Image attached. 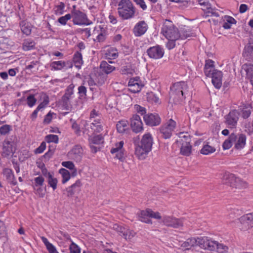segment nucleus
I'll return each instance as SVG.
<instances>
[{
  "label": "nucleus",
  "mask_w": 253,
  "mask_h": 253,
  "mask_svg": "<svg viewBox=\"0 0 253 253\" xmlns=\"http://www.w3.org/2000/svg\"><path fill=\"white\" fill-rule=\"evenodd\" d=\"M134 142L135 146V155L138 159H144L152 149L153 143L152 134L149 132L146 133L142 136L140 144L138 142H136L135 138L134 139Z\"/></svg>",
  "instance_id": "f257e3e1"
},
{
  "label": "nucleus",
  "mask_w": 253,
  "mask_h": 253,
  "mask_svg": "<svg viewBox=\"0 0 253 253\" xmlns=\"http://www.w3.org/2000/svg\"><path fill=\"white\" fill-rule=\"evenodd\" d=\"M170 97L176 104H182L188 94V85L184 82L174 84L170 88Z\"/></svg>",
  "instance_id": "f03ea898"
},
{
  "label": "nucleus",
  "mask_w": 253,
  "mask_h": 253,
  "mask_svg": "<svg viewBox=\"0 0 253 253\" xmlns=\"http://www.w3.org/2000/svg\"><path fill=\"white\" fill-rule=\"evenodd\" d=\"M246 136L243 133H232L223 143L222 148L224 150L229 149L234 144L235 149L241 150L246 144Z\"/></svg>",
  "instance_id": "7ed1b4c3"
},
{
  "label": "nucleus",
  "mask_w": 253,
  "mask_h": 253,
  "mask_svg": "<svg viewBox=\"0 0 253 253\" xmlns=\"http://www.w3.org/2000/svg\"><path fill=\"white\" fill-rule=\"evenodd\" d=\"M16 137L11 136L9 139H5L2 143L1 155L2 157L10 158L16 150Z\"/></svg>",
  "instance_id": "20e7f679"
},
{
  "label": "nucleus",
  "mask_w": 253,
  "mask_h": 253,
  "mask_svg": "<svg viewBox=\"0 0 253 253\" xmlns=\"http://www.w3.org/2000/svg\"><path fill=\"white\" fill-rule=\"evenodd\" d=\"M162 32L167 39L178 40L180 37L178 29L169 20H166L164 23Z\"/></svg>",
  "instance_id": "39448f33"
},
{
  "label": "nucleus",
  "mask_w": 253,
  "mask_h": 253,
  "mask_svg": "<svg viewBox=\"0 0 253 253\" xmlns=\"http://www.w3.org/2000/svg\"><path fill=\"white\" fill-rule=\"evenodd\" d=\"M223 182L238 189L247 187V183L245 181L232 173H225L223 177Z\"/></svg>",
  "instance_id": "423d86ee"
},
{
  "label": "nucleus",
  "mask_w": 253,
  "mask_h": 253,
  "mask_svg": "<svg viewBox=\"0 0 253 253\" xmlns=\"http://www.w3.org/2000/svg\"><path fill=\"white\" fill-rule=\"evenodd\" d=\"M118 12L120 16H133L135 8L130 0H121L119 4Z\"/></svg>",
  "instance_id": "0eeeda50"
},
{
  "label": "nucleus",
  "mask_w": 253,
  "mask_h": 253,
  "mask_svg": "<svg viewBox=\"0 0 253 253\" xmlns=\"http://www.w3.org/2000/svg\"><path fill=\"white\" fill-rule=\"evenodd\" d=\"M74 87L75 85L73 84H70L66 89L65 94L62 97V104L66 110H71L72 107L71 100L74 97Z\"/></svg>",
  "instance_id": "6e6552de"
},
{
  "label": "nucleus",
  "mask_w": 253,
  "mask_h": 253,
  "mask_svg": "<svg viewBox=\"0 0 253 253\" xmlns=\"http://www.w3.org/2000/svg\"><path fill=\"white\" fill-rule=\"evenodd\" d=\"M176 126V122L170 119L159 128L162 137L165 139L169 138Z\"/></svg>",
  "instance_id": "1a4fd4ad"
},
{
  "label": "nucleus",
  "mask_w": 253,
  "mask_h": 253,
  "mask_svg": "<svg viewBox=\"0 0 253 253\" xmlns=\"http://www.w3.org/2000/svg\"><path fill=\"white\" fill-rule=\"evenodd\" d=\"M199 2L202 6V9L207 14L211 13L213 16H221L223 14H228L227 11L224 12L219 9L212 8L209 0H199Z\"/></svg>",
  "instance_id": "9d476101"
},
{
  "label": "nucleus",
  "mask_w": 253,
  "mask_h": 253,
  "mask_svg": "<svg viewBox=\"0 0 253 253\" xmlns=\"http://www.w3.org/2000/svg\"><path fill=\"white\" fill-rule=\"evenodd\" d=\"M240 224L238 225L242 231H247L253 227V213L243 215L239 218Z\"/></svg>",
  "instance_id": "9b49d317"
},
{
  "label": "nucleus",
  "mask_w": 253,
  "mask_h": 253,
  "mask_svg": "<svg viewBox=\"0 0 253 253\" xmlns=\"http://www.w3.org/2000/svg\"><path fill=\"white\" fill-rule=\"evenodd\" d=\"M199 246L211 251H215L217 242L208 239L207 237H198Z\"/></svg>",
  "instance_id": "f8f14e48"
},
{
  "label": "nucleus",
  "mask_w": 253,
  "mask_h": 253,
  "mask_svg": "<svg viewBox=\"0 0 253 253\" xmlns=\"http://www.w3.org/2000/svg\"><path fill=\"white\" fill-rule=\"evenodd\" d=\"M143 120L146 125L154 126L159 125L161 120L156 113H148L143 116Z\"/></svg>",
  "instance_id": "ddd939ff"
},
{
  "label": "nucleus",
  "mask_w": 253,
  "mask_h": 253,
  "mask_svg": "<svg viewBox=\"0 0 253 253\" xmlns=\"http://www.w3.org/2000/svg\"><path fill=\"white\" fill-rule=\"evenodd\" d=\"M162 221L165 225L175 228L183 226V221L181 219L176 218L172 216H164Z\"/></svg>",
  "instance_id": "4468645a"
},
{
  "label": "nucleus",
  "mask_w": 253,
  "mask_h": 253,
  "mask_svg": "<svg viewBox=\"0 0 253 253\" xmlns=\"http://www.w3.org/2000/svg\"><path fill=\"white\" fill-rule=\"evenodd\" d=\"M143 85L139 77L130 79L128 83V89L132 93L139 92Z\"/></svg>",
  "instance_id": "2eb2a0df"
},
{
  "label": "nucleus",
  "mask_w": 253,
  "mask_h": 253,
  "mask_svg": "<svg viewBox=\"0 0 253 253\" xmlns=\"http://www.w3.org/2000/svg\"><path fill=\"white\" fill-rule=\"evenodd\" d=\"M147 54L149 57L155 59L161 58L164 54V50L159 45L151 47L147 49Z\"/></svg>",
  "instance_id": "dca6fc26"
},
{
  "label": "nucleus",
  "mask_w": 253,
  "mask_h": 253,
  "mask_svg": "<svg viewBox=\"0 0 253 253\" xmlns=\"http://www.w3.org/2000/svg\"><path fill=\"white\" fill-rule=\"evenodd\" d=\"M130 126L132 130L136 132H139L143 129V123L140 116L135 114L130 119Z\"/></svg>",
  "instance_id": "f3484780"
},
{
  "label": "nucleus",
  "mask_w": 253,
  "mask_h": 253,
  "mask_svg": "<svg viewBox=\"0 0 253 253\" xmlns=\"http://www.w3.org/2000/svg\"><path fill=\"white\" fill-rule=\"evenodd\" d=\"M124 144V142L121 141L119 143H116L115 147L111 150V153L115 154V157L121 161H123L125 159L124 150L123 149Z\"/></svg>",
  "instance_id": "a211bd4d"
},
{
  "label": "nucleus",
  "mask_w": 253,
  "mask_h": 253,
  "mask_svg": "<svg viewBox=\"0 0 253 253\" xmlns=\"http://www.w3.org/2000/svg\"><path fill=\"white\" fill-rule=\"evenodd\" d=\"M239 113L237 110L231 111L226 116V123L230 126L231 127H234L236 126L239 118Z\"/></svg>",
  "instance_id": "6ab92c4d"
},
{
  "label": "nucleus",
  "mask_w": 253,
  "mask_h": 253,
  "mask_svg": "<svg viewBox=\"0 0 253 253\" xmlns=\"http://www.w3.org/2000/svg\"><path fill=\"white\" fill-rule=\"evenodd\" d=\"M83 154L82 148L79 145L75 146L69 152V156L77 162L80 161Z\"/></svg>",
  "instance_id": "aec40b11"
},
{
  "label": "nucleus",
  "mask_w": 253,
  "mask_h": 253,
  "mask_svg": "<svg viewBox=\"0 0 253 253\" xmlns=\"http://www.w3.org/2000/svg\"><path fill=\"white\" fill-rule=\"evenodd\" d=\"M212 78V83L216 88H220L222 85V73L217 70L212 73L211 76Z\"/></svg>",
  "instance_id": "412c9836"
},
{
  "label": "nucleus",
  "mask_w": 253,
  "mask_h": 253,
  "mask_svg": "<svg viewBox=\"0 0 253 253\" xmlns=\"http://www.w3.org/2000/svg\"><path fill=\"white\" fill-rule=\"evenodd\" d=\"M194 246H199L198 238H189L180 244V248L183 250H190Z\"/></svg>",
  "instance_id": "4be33fe9"
},
{
  "label": "nucleus",
  "mask_w": 253,
  "mask_h": 253,
  "mask_svg": "<svg viewBox=\"0 0 253 253\" xmlns=\"http://www.w3.org/2000/svg\"><path fill=\"white\" fill-rule=\"evenodd\" d=\"M242 73H245L246 78L249 79L253 85V65L251 64H245L242 66Z\"/></svg>",
  "instance_id": "5701e85b"
},
{
  "label": "nucleus",
  "mask_w": 253,
  "mask_h": 253,
  "mask_svg": "<svg viewBox=\"0 0 253 253\" xmlns=\"http://www.w3.org/2000/svg\"><path fill=\"white\" fill-rule=\"evenodd\" d=\"M147 30V24L144 21H142L136 25L133 29V33L136 36L139 37L143 35Z\"/></svg>",
  "instance_id": "b1692460"
},
{
  "label": "nucleus",
  "mask_w": 253,
  "mask_h": 253,
  "mask_svg": "<svg viewBox=\"0 0 253 253\" xmlns=\"http://www.w3.org/2000/svg\"><path fill=\"white\" fill-rule=\"evenodd\" d=\"M214 69V62L210 59L206 61L204 67V73L206 76L211 77L213 72L217 71Z\"/></svg>",
  "instance_id": "393cba45"
},
{
  "label": "nucleus",
  "mask_w": 253,
  "mask_h": 253,
  "mask_svg": "<svg viewBox=\"0 0 253 253\" xmlns=\"http://www.w3.org/2000/svg\"><path fill=\"white\" fill-rule=\"evenodd\" d=\"M2 173L9 183L13 185H16L17 184V181L12 169L8 168H5L3 169Z\"/></svg>",
  "instance_id": "a878e982"
},
{
  "label": "nucleus",
  "mask_w": 253,
  "mask_h": 253,
  "mask_svg": "<svg viewBox=\"0 0 253 253\" xmlns=\"http://www.w3.org/2000/svg\"><path fill=\"white\" fill-rule=\"evenodd\" d=\"M103 122L101 120L97 119L94 120L93 122L90 124V128L93 130L94 132L99 133L103 130Z\"/></svg>",
  "instance_id": "bb28decb"
},
{
  "label": "nucleus",
  "mask_w": 253,
  "mask_h": 253,
  "mask_svg": "<svg viewBox=\"0 0 253 253\" xmlns=\"http://www.w3.org/2000/svg\"><path fill=\"white\" fill-rule=\"evenodd\" d=\"M241 115L244 119L248 118L252 112V107L249 105H243L239 107Z\"/></svg>",
  "instance_id": "cd10ccee"
},
{
  "label": "nucleus",
  "mask_w": 253,
  "mask_h": 253,
  "mask_svg": "<svg viewBox=\"0 0 253 253\" xmlns=\"http://www.w3.org/2000/svg\"><path fill=\"white\" fill-rule=\"evenodd\" d=\"M20 26L22 33L27 36L29 35L31 33L32 25L27 21L24 20L20 22Z\"/></svg>",
  "instance_id": "c85d7f7f"
},
{
  "label": "nucleus",
  "mask_w": 253,
  "mask_h": 253,
  "mask_svg": "<svg viewBox=\"0 0 253 253\" xmlns=\"http://www.w3.org/2000/svg\"><path fill=\"white\" fill-rule=\"evenodd\" d=\"M100 68L102 71L106 74H109L115 70V67L111 65L105 61L101 62Z\"/></svg>",
  "instance_id": "c756f323"
},
{
  "label": "nucleus",
  "mask_w": 253,
  "mask_h": 253,
  "mask_svg": "<svg viewBox=\"0 0 253 253\" xmlns=\"http://www.w3.org/2000/svg\"><path fill=\"white\" fill-rule=\"evenodd\" d=\"M220 23L225 29H229L231 28L233 24H236V21L233 17H224L223 22H221Z\"/></svg>",
  "instance_id": "7c9ffc66"
},
{
  "label": "nucleus",
  "mask_w": 253,
  "mask_h": 253,
  "mask_svg": "<svg viewBox=\"0 0 253 253\" xmlns=\"http://www.w3.org/2000/svg\"><path fill=\"white\" fill-rule=\"evenodd\" d=\"M120 232L122 234V236L126 240H131L136 234L134 231L128 229L120 228Z\"/></svg>",
  "instance_id": "2f4dec72"
},
{
  "label": "nucleus",
  "mask_w": 253,
  "mask_h": 253,
  "mask_svg": "<svg viewBox=\"0 0 253 253\" xmlns=\"http://www.w3.org/2000/svg\"><path fill=\"white\" fill-rule=\"evenodd\" d=\"M190 137L187 132H181L178 134V138L176 140V142L180 145L184 143H190Z\"/></svg>",
  "instance_id": "473e14b6"
},
{
  "label": "nucleus",
  "mask_w": 253,
  "mask_h": 253,
  "mask_svg": "<svg viewBox=\"0 0 253 253\" xmlns=\"http://www.w3.org/2000/svg\"><path fill=\"white\" fill-rule=\"evenodd\" d=\"M106 58L109 59H116L118 57L117 49L114 47H109L105 51Z\"/></svg>",
  "instance_id": "72a5a7b5"
},
{
  "label": "nucleus",
  "mask_w": 253,
  "mask_h": 253,
  "mask_svg": "<svg viewBox=\"0 0 253 253\" xmlns=\"http://www.w3.org/2000/svg\"><path fill=\"white\" fill-rule=\"evenodd\" d=\"M73 20L75 24L79 25H88L92 23L87 17H74Z\"/></svg>",
  "instance_id": "f704fd0d"
},
{
  "label": "nucleus",
  "mask_w": 253,
  "mask_h": 253,
  "mask_svg": "<svg viewBox=\"0 0 253 253\" xmlns=\"http://www.w3.org/2000/svg\"><path fill=\"white\" fill-rule=\"evenodd\" d=\"M180 145V154L186 156H189L192 151V146L190 143H184V144Z\"/></svg>",
  "instance_id": "c9c22d12"
},
{
  "label": "nucleus",
  "mask_w": 253,
  "mask_h": 253,
  "mask_svg": "<svg viewBox=\"0 0 253 253\" xmlns=\"http://www.w3.org/2000/svg\"><path fill=\"white\" fill-rule=\"evenodd\" d=\"M35 42L30 39H27L23 41L22 44V48L25 51H28L32 50L35 48Z\"/></svg>",
  "instance_id": "e433bc0d"
},
{
  "label": "nucleus",
  "mask_w": 253,
  "mask_h": 253,
  "mask_svg": "<svg viewBox=\"0 0 253 253\" xmlns=\"http://www.w3.org/2000/svg\"><path fill=\"white\" fill-rule=\"evenodd\" d=\"M73 62L75 66L80 69L83 63L82 55L81 52L77 51L73 56Z\"/></svg>",
  "instance_id": "4c0bfd02"
},
{
  "label": "nucleus",
  "mask_w": 253,
  "mask_h": 253,
  "mask_svg": "<svg viewBox=\"0 0 253 253\" xmlns=\"http://www.w3.org/2000/svg\"><path fill=\"white\" fill-rule=\"evenodd\" d=\"M41 239L49 253H59L55 247L48 242L47 238L44 237H42Z\"/></svg>",
  "instance_id": "58836bf2"
},
{
  "label": "nucleus",
  "mask_w": 253,
  "mask_h": 253,
  "mask_svg": "<svg viewBox=\"0 0 253 253\" xmlns=\"http://www.w3.org/2000/svg\"><path fill=\"white\" fill-rule=\"evenodd\" d=\"M47 182L50 187H51L53 190L57 188V185L58 180L56 178L54 177L51 173H47Z\"/></svg>",
  "instance_id": "ea45409f"
},
{
  "label": "nucleus",
  "mask_w": 253,
  "mask_h": 253,
  "mask_svg": "<svg viewBox=\"0 0 253 253\" xmlns=\"http://www.w3.org/2000/svg\"><path fill=\"white\" fill-rule=\"evenodd\" d=\"M59 173L62 176V183L63 184H65L66 182H67L71 177V175L69 172V171L67 170L66 169H65L64 168H62L59 169Z\"/></svg>",
  "instance_id": "a19ab883"
},
{
  "label": "nucleus",
  "mask_w": 253,
  "mask_h": 253,
  "mask_svg": "<svg viewBox=\"0 0 253 253\" xmlns=\"http://www.w3.org/2000/svg\"><path fill=\"white\" fill-rule=\"evenodd\" d=\"M42 101L37 107L38 110H40L41 111L44 109L49 102V97L46 94H42Z\"/></svg>",
  "instance_id": "79ce46f5"
},
{
  "label": "nucleus",
  "mask_w": 253,
  "mask_h": 253,
  "mask_svg": "<svg viewBox=\"0 0 253 253\" xmlns=\"http://www.w3.org/2000/svg\"><path fill=\"white\" fill-rule=\"evenodd\" d=\"M215 151V148L209 144L205 145L201 149V153L203 155H209Z\"/></svg>",
  "instance_id": "37998d69"
},
{
  "label": "nucleus",
  "mask_w": 253,
  "mask_h": 253,
  "mask_svg": "<svg viewBox=\"0 0 253 253\" xmlns=\"http://www.w3.org/2000/svg\"><path fill=\"white\" fill-rule=\"evenodd\" d=\"M90 143L93 144H101L104 142V137L102 134L94 135L89 139Z\"/></svg>",
  "instance_id": "c03bdc74"
},
{
  "label": "nucleus",
  "mask_w": 253,
  "mask_h": 253,
  "mask_svg": "<svg viewBox=\"0 0 253 253\" xmlns=\"http://www.w3.org/2000/svg\"><path fill=\"white\" fill-rule=\"evenodd\" d=\"M62 166L70 170H73L72 175L76 176L77 175V170L75 168V165L71 161H65L62 163Z\"/></svg>",
  "instance_id": "a18cd8bd"
},
{
  "label": "nucleus",
  "mask_w": 253,
  "mask_h": 253,
  "mask_svg": "<svg viewBox=\"0 0 253 253\" xmlns=\"http://www.w3.org/2000/svg\"><path fill=\"white\" fill-rule=\"evenodd\" d=\"M66 66L65 62L63 61H54L51 63L50 67L54 70H61Z\"/></svg>",
  "instance_id": "49530a36"
},
{
  "label": "nucleus",
  "mask_w": 253,
  "mask_h": 253,
  "mask_svg": "<svg viewBox=\"0 0 253 253\" xmlns=\"http://www.w3.org/2000/svg\"><path fill=\"white\" fill-rule=\"evenodd\" d=\"M127 122L125 120H122L118 122L116 125L117 130L120 133H123L126 129Z\"/></svg>",
  "instance_id": "de8ad7c7"
},
{
  "label": "nucleus",
  "mask_w": 253,
  "mask_h": 253,
  "mask_svg": "<svg viewBox=\"0 0 253 253\" xmlns=\"http://www.w3.org/2000/svg\"><path fill=\"white\" fill-rule=\"evenodd\" d=\"M146 211V210L145 211H141L140 214H139V220L143 222L146 223H152L151 220L149 218L150 217H149V214H144L143 212H144Z\"/></svg>",
  "instance_id": "09e8293b"
},
{
  "label": "nucleus",
  "mask_w": 253,
  "mask_h": 253,
  "mask_svg": "<svg viewBox=\"0 0 253 253\" xmlns=\"http://www.w3.org/2000/svg\"><path fill=\"white\" fill-rule=\"evenodd\" d=\"M35 185L34 189H36V187L42 186L44 181V178L41 175L36 177L34 178Z\"/></svg>",
  "instance_id": "8fccbe9b"
},
{
  "label": "nucleus",
  "mask_w": 253,
  "mask_h": 253,
  "mask_svg": "<svg viewBox=\"0 0 253 253\" xmlns=\"http://www.w3.org/2000/svg\"><path fill=\"white\" fill-rule=\"evenodd\" d=\"M37 101V99L35 97V96L33 94H30L27 98V105L31 108L36 104Z\"/></svg>",
  "instance_id": "3c124183"
},
{
  "label": "nucleus",
  "mask_w": 253,
  "mask_h": 253,
  "mask_svg": "<svg viewBox=\"0 0 253 253\" xmlns=\"http://www.w3.org/2000/svg\"><path fill=\"white\" fill-rule=\"evenodd\" d=\"M228 248L227 246L223 245V244H220L217 242V246L215 251L219 253H226L228 252Z\"/></svg>",
  "instance_id": "603ef678"
},
{
  "label": "nucleus",
  "mask_w": 253,
  "mask_h": 253,
  "mask_svg": "<svg viewBox=\"0 0 253 253\" xmlns=\"http://www.w3.org/2000/svg\"><path fill=\"white\" fill-rule=\"evenodd\" d=\"M144 214H149V217L155 219H160L161 216L159 212H154L150 209L146 210V211L143 212Z\"/></svg>",
  "instance_id": "864d4df0"
},
{
  "label": "nucleus",
  "mask_w": 253,
  "mask_h": 253,
  "mask_svg": "<svg viewBox=\"0 0 253 253\" xmlns=\"http://www.w3.org/2000/svg\"><path fill=\"white\" fill-rule=\"evenodd\" d=\"M45 140L48 143L54 142L55 143H57L58 141V137L56 135L49 134L46 136Z\"/></svg>",
  "instance_id": "5fc2aeb1"
},
{
  "label": "nucleus",
  "mask_w": 253,
  "mask_h": 253,
  "mask_svg": "<svg viewBox=\"0 0 253 253\" xmlns=\"http://www.w3.org/2000/svg\"><path fill=\"white\" fill-rule=\"evenodd\" d=\"M11 130V126L8 125H5L0 127V134L5 135L9 133Z\"/></svg>",
  "instance_id": "6e6d98bb"
},
{
  "label": "nucleus",
  "mask_w": 253,
  "mask_h": 253,
  "mask_svg": "<svg viewBox=\"0 0 253 253\" xmlns=\"http://www.w3.org/2000/svg\"><path fill=\"white\" fill-rule=\"evenodd\" d=\"M134 108L135 111L137 112L138 113L140 114V115H143V116L145 115H146V109H145V108L136 104L134 105Z\"/></svg>",
  "instance_id": "4d7b16f0"
},
{
  "label": "nucleus",
  "mask_w": 253,
  "mask_h": 253,
  "mask_svg": "<svg viewBox=\"0 0 253 253\" xmlns=\"http://www.w3.org/2000/svg\"><path fill=\"white\" fill-rule=\"evenodd\" d=\"M107 80V76L104 75H99L96 80V84L98 85H102L105 84Z\"/></svg>",
  "instance_id": "13d9d810"
},
{
  "label": "nucleus",
  "mask_w": 253,
  "mask_h": 253,
  "mask_svg": "<svg viewBox=\"0 0 253 253\" xmlns=\"http://www.w3.org/2000/svg\"><path fill=\"white\" fill-rule=\"evenodd\" d=\"M147 100L152 102L158 103L159 101V98L153 93L151 92L147 94Z\"/></svg>",
  "instance_id": "bf43d9fd"
},
{
  "label": "nucleus",
  "mask_w": 253,
  "mask_h": 253,
  "mask_svg": "<svg viewBox=\"0 0 253 253\" xmlns=\"http://www.w3.org/2000/svg\"><path fill=\"white\" fill-rule=\"evenodd\" d=\"M70 253H80V248L73 242L70 246Z\"/></svg>",
  "instance_id": "052dcab7"
},
{
  "label": "nucleus",
  "mask_w": 253,
  "mask_h": 253,
  "mask_svg": "<svg viewBox=\"0 0 253 253\" xmlns=\"http://www.w3.org/2000/svg\"><path fill=\"white\" fill-rule=\"evenodd\" d=\"M195 35L190 31L184 30L182 32V35H180L181 38H187L191 37H194Z\"/></svg>",
  "instance_id": "680f3d73"
},
{
  "label": "nucleus",
  "mask_w": 253,
  "mask_h": 253,
  "mask_svg": "<svg viewBox=\"0 0 253 253\" xmlns=\"http://www.w3.org/2000/svg\"><path fill=\"white\" fill-rule=\"evenodd\" d=\"M46 148V143L44 142H42L40 146L35 149V153L36 154H41L43 152Z\"/></svg>",
  "instance_id": "e2e57ef3"
},
{
  "label": "nucleus",
  "mask_w": 253,
  "mask_h": 253,
  "mask_svg": "<svg viewBox=\"0 0 253 253\" xmlns=\"http://www.w3.org/2000/svg\"><path fill=\"white\" fill-rule=\"evenodd\" d=\"M64 6L63 4H61L60 5L57 6L54 8V11L56 15H62L63 14L64 10H63Z\"/></svg>",
  "instance_id": "0e129e2a"
},
{
  "label": "nucleus",
  "mask_w": 253,
  "mask_h": 253,
  "mask_svg": "<svg viewBox=\"0 0 253 253\" xmlns=\"http://www.w3.org/2000/svg\"><path fill=\"white\" fill-rule=\"evenodd\" d=\"M136 4L139 5L143 10L146 9L147 5L144 0H133Z\"/></svg>",
  "instance_id": "69168bd1"
},
{
  "label": "nucleus",
  "mask_w": 253,
  "mask_h": 253,
  "mask_svg": "<svg viewBox=\"0 0 253 253\" xmlns=\"http://www.w3.org/2000/svg\"><path fill=\"white\" fill-rule=\"evenodd\" d=\"M168 42L167 43V47L169 49H172L175 47V42L177 40H172V39H168Z\"/></svg>",
  "instance_id": "338daca9"
},
{
  "label": "nucleus",
  "mask_w": 253,
  "mask_h": 253,
  "mask_svg": "<svg viewBox=\"0 0 253 253\" xmlns=\"http://www.w3.org/2000/svg\"><path fill=\"white\" fill-rule=\"evenodd\" d=\"M78 93L81 96H85L86 88L84 86L81 85L78 87Z\"/></svg>",
  "instance_id": "774afa93"
}]
</instances>
